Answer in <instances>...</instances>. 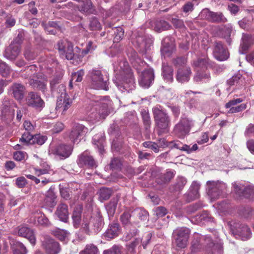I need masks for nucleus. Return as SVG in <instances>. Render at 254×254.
<instances>
[{
	"instance_id": "f03ea898",
	"label": "nucleus",
	"mask_w": 254,
	"mask_h": 254,
	"mask_svg": "<svg viewBox=\"0 0 254 254\" xmlns=\"http://www.w3.org/2000/svg\"><path fill=\"white\" fill-rule=\"evenodd\" d=\"M112 104L109 97H103L94 106V111L91 113V118L97 121L105 119L112 111Z\"/></svg>"
},
{
	"instance_id": "a878e982",
	"label": "nucleus",
	"mask_w": 254,
	"mask_h": 254,
	"mask_svg": "<svg viewBox=\"0 0 254 254\" xmlns=\"http://www.w3.org/2000/svg\"><path fill=\"white\" fill-rule=\"evenodd\" d=\"M200 185L196 181H193L190 186L188 193V200L190 201L198 198L199 190Z\"/></svg>"
},
{
	"instance_id": "c85d7f7f",
	"label": "nucleus",
	"mask_w": 254,
	"mask_h": 254,
	"mask_svg": "<svg viewBox=\"0 0 254 254\" xmlns=\"http://www.w3.org/2000/svg\"><path fill=\"white\" fill-rule=\"evenodd\" d=\"M35 174L38 176L42 175L49 174L52 171L50 166L46 161L41 160L39 166L34 168Z\"/></svg>"
},
{
	"instance_id": "0eeeda50",
	"label": "nucleus",
	"mask_w": 254,
	"mask_h": 254,
	"mask_svg": "<svg viewBox=\"0 0 254 254\" xmlns=\"http://www.w3.org/2000/svg\"><path fill=\"white\" fill-rule=\"evenodd\" d=\"M119 89L122 92L129 91L133 90L135 87L134 78L132 72L130 69H127L126 74L124 76L123 81L120 84L114 82Z\"/></svg>"
},
{
	"instance_id": "cd10ccee",
	"label": "nucleus",
	"mask_w": 254,
	"mask_h": 254,
	"mask_svg": "<svg viewBox=\"0 0 254 254\" xmlns=\"http://www.w3.org/2000/svg\"><path fill=\"white\" fill-rule=\"evenodd\" d=\"M91 224L93 233H98L101 230L103 226L104 223L102 217L100 215L92 217Z\"/></svg>"
},
{
	"instance_id": "dca6fc26",
	"label": "nucleus",
	"mask_w": 254,
	"mask_h": 254,
	"mask_svg": "<svg viewBox=\"0 0 254 254\" xmlns=\"http://www.w3.org/2000/svg\"><path fill=\"white\" fill-rule=\"evenodd\" d=\"M42 246L47 254H58L61 251L59 244L48 236L44 238Z\"/></svg>"
},
{
	"instance_id": "ddd939ff",
	"label": "nucleus",
	"mask_w": 254,
	"mask_h": 254,
	"mask_svg": "<svg viewBox=\"0 0 254 254\" xmlns=\"http://www.w3.org/2000/svg\"><path fill=\"white\" fill-rule=\"evenodd\" d=\"M234 191L240 197L251 198L254 197V186L249 185L244 187L238 183L233 184Z\"/></svg>"
},
{
	"instance_id": "864d4df0",
	"label": "nucleus",
	"mask_w": 254,
	"mask_h": 254,
	"mask_svg": "<svg viewBox=\"0 0 254 254\" xmlns=\"http://www.w3.org/2000/svg\"><path fill=\"white\" fill-rule=\"evenodd\" d=\"M123 247L120 245H114L110 249L105 250L103 254H123Z\"/></svg>"
},
{
	"instance_id": "1a4fd4ad",
	"label": "nucleus",
	"mask_w": 254,
	"mask_h": 254,
	"mask_svg": "<svg viewBox=\"0 0 254 254\" xmlns=\"http://www.w3.org/2000/svg\"><path fill=\"white\" fill-rule=\"evenodd\" d=\"M87 131V128L79 124H75L68 132V136L73 143H78Z\"/></svg>"
},
{
	"instance_id": "c756f323",
	"label": "nucleus",
	"mask_w": 254,
	"mask_h": 254,
	"mask_svg": "<svg viewBox=\"0 0 254 254\" xmlns=\"http://www.w3.org/2000/svg\"><path fill=\"white\" fill-rule=\"evenodd\" d=\"M82 211V207L78 205L74 208L72 215L73 226L77 228L80 225L81 220V214Z\"/></svg>"
},
{
	"instance_id": "412c9836",
	"label": "nucleus",
	"mask_w": 254,
	"mask_h": 254,
	"mask_svg": "<svg viewBox=\"0 0 254 254\" xmlns=\"http://www.w3.org/2000/svg\"><path fill=\"white\" fill-rule=\"evenodd\" d=\"M18 234L19 236L28 239L32 245L35 244L36 238L33 230L26 226H20Z\"/></svg>"
},
{
	"instance_id": "f8f14e48",
	"label": "nucleus",
	"mask_w": 254,
	"mask_h": 254,
	"mask_svg": "<svg viewBox=\"0 0 254 254\" xmlns=\"http://www.w3.org/2000/svg\"><path fill=\"white\" fill-rule=\"evenodd\" d=\"M201 16L204 19L213 23H221L227 21V19L221 12H213L208 9H203Z\"/></svg>"
},
{
	"instance_id": "e433bc0d",
	"label": "nucleus",
	"mask_w": 254,
	"mask_h": 254,
	"mask_svg": "<svg viewBox=\"0 0 254 254\" xmlns=\"http://www.w3.org/2000/svg\"><path fill=\"white\" fill-rule=\"evenodd\" d=\"M13 254H27L28 251L25 246L21 242L15 241L12 246Z\"/></svg>"
},
{
	"instance_id": "603ef678",
	"label": "nucleus",
	"mask_w": 254,
	"mask_h": 254,
	"mask_svg": "<svg viewBox=\"0 0 254 254\" xmlns=\"http://www.w3.org/2000/svg\"><path fill=\"white\" fill-rule=\"evenodd\" d=\"M113 30L114 34V42L118 43L124 37V30L121 27H115Z\"/></svg>"
},
{
	"instance_id": "473e14b6",
	"label": "nucleus",
	"mask_w": 254,
	"mask_h": 254,
	"mask_svg": "<svg viewBox=\"0 0 254 254\" xmlns=\"http://www.w3.org/2000/svg\"><path fill=\"white\" fill-rule=\"evenodd\" d=\"M175 174V171L168 170L166 173L161 174L157 179V183L160 185L168 183L174 177Z\"/></svg>"
},
{
	"instance_id": "9b49d317",
	"label": "nucleus",
	"mask_w": 254,
	"mask_h": 254,
	"mask_svg": "<svg viewBox=\"0 0 254 254\" xmlns=\"http://www.w3.org/2000/svg\"><path fill=\"white\" fill-rule=\"evenodd\" d=\"M190 230L187 228H181L176 232L175 244L179 249L186 247L190 235Z\"/></svg>"
},
{
	"instance_id": "4d7b16f0",
	"label": "nucleus",
	"mask_w": 254,
	"mask_h": 254,
	"mask_svg": "<svg viewBox=\"0 0 254 254\" xmlns=\"http://www.w3.org/2000/svg\"><path fill=\"white\" fill-rule=\"evenodd\" d=\"M63 73L61 72L55 75L50 81V88H54L58 85L62 84L61 81L63 76Z\"/></svg>"
},
{
	"instance_id": "393cba45",
	"label": "nucleus",
	"mask_w": 254,
	"mask_h": 254,
	"mask_svg": "<svg viewBox=\"0 0 254 254\" xmlns=\"http://www.w3.org/2000/svg\"><path fill=\"white\" fill-rule=\"evenodd\" d=\"M55 214L61 221L66 222L69 215L67 205L63 203L60 204L57 208Z\"/></svg>"
},
{
	"instance_id": "aec40b11",
	"label": "nucleus",
	"mask_w": 254,
	"mask_h": 254,
	"mask_svg": "<svg viewBox=\"0 0 254 254\" xmlns=\"http://www.w3.org/2000/svg\"><path fill=\"white\" fill-rule=\"evenodd\" d=\"M92 141L98 149L100 157L101 158L106 157L105 154L107 152L105 149V138L101 135L96 134L93 137Z\"/></svg>"
},
{
	"instance_id": "de8ad7c7",
	"label": "nucleus",
	"mask_w": 254,
	"mask_h": 254,
	"mask_svg": "<svg viewBox=\"0 0 254 254\" xmlns=\"http://www.w3.org/2000/svg\"><path fill=\"white\" fill-rule=\"evenodd\" d=\"M210 78V73L207 71H197L194 77V80L199 82L201 81H207Z\"/></svg>"
},
{
	"instance_id": "423d86ee",
	"label": "nucleus",
	"mask_w": 254,
	"mask_h": 254,
	"mask_svg": "<svg viewBox=\"0 0 254 254\" xmlns=\"http://www.w3.org/2000/svg\"><path fill=\"white\" fill-rule=\"evenodd\" d=\"M207 193L211 199H216L222 195L226 189V185L220 182L208 181Z\"/></svg>"
},
{
	"instance_id": "f3484780",
	"label": "nucleus",
	"mask_w": 254,
	"mask_h": 254,
	"mask_svg": "<svg viewBox=\"0 0 254 254\" xmlns=\"http://www.w3.org/2000/svg\"><path fill=\"white\" fill-rule=\"evenodd\" d=\"M194 239L192 241L191 251L195 253L200 250L203 245H208V243L211 241V237L209 236H202L198 234H195L193 236Z\"/></svg>"
},
{
	"instance_id": "13d9d810",
	"label": "nucleus",
	"mask_w": 254,
	"mask_h": 254,
	"mask_svg": "<svg viewBox=\"0 0 254 254\" xmlns=\"http://www.w3.org/2000/svg\"><path fill=\"white\" fill-rule=\"evenodd\" d=\"M141 116L145 128L146 129H148L150 127L151 124V119L149 114L148 111L144 110L141 112Z\"/></svg>"
},
{
	"instance_id": "b1692460",
	"label": "nucleus",
	"mask_w": 254,
	"mask_h": 254,
	"mask_svg": "<svg viewBox=\"0 0 254 254\" xmlns=\"http://www.w3.org/2000/svg\"><path fill=\"white\" fill-rule=\"evenodd\" d=\"M120 232L119 224L117 223H113L109 225L108 228L104 234V236L107 240H110L117 237Z\"/></svg>"
},
{
	"instance_id": "49530a36",
	"label": "nucleus",
	"mask_w": 254,
	"mask_h": 254,
	"mask_svg": "<svg viewBox=\"0 0 254 254\" xmlns=\"http://www.w3.org/2000/svg\"><path fill=\"white\" fill-rule=\"evenodd\" d=\"M99 250L96 246L93 244L86 245L85 248L81 251L79 254H98Z\"/></svg>"
},
{
	"instance_id": "052dcab7",
	"label": "nucleus",
	"mask_w": 254,
	"mask_h": 254,
	"mask_svg": "<svg viewBox=\"0 0 254 254\" xmlns=\"http://www.w3.org/2000/svg\"><path fill=\"white\" fill-rule=\"evenodd\" d=\"M172 63L173 64L179 68L184 67L187 63V58L185 57H178L172 60Z\"/></svg>"
},
{
	"instance_id": "9d476101",
	"label": "nucleus",
	"mask_w": 254,
	"mask_h": 254,
	"mask_svg": "<svg viewBox=\"0 0 254 254\" xmlns=\"http://www.w3.org/2000/svg\"><path fill=\"white\" fill-rule=\"evenodd\" d=\"M47 139L46 136L41 134L32 135L28 133H23L19 139L20 142L23 145L37 144L39 145L43 144Z\"/></svg>"
},
{
	"instance_id": "79ce46f5",
	"label": "nucleus",
	"mask_w": 254,
	"mask_h": 254,
	"mask_svg": "<svg viewBox=\"0 0 254 254\" xmlns=\"http://www.w3.org/2000/svg\"><path fill=\"white\" fill-rule=\"evenodd\" d=\"M252 44V37L247 34H243L242 37L240 47L243 51H247Z\"/></svg>"
},
{
	"instance_id": "3c124183",
	"label": "nucleus",
	"mask_w": 254,
	"mask_h": 254,
	"mask_svg": "<svg viewBox=\"0 0 254 254\" xmlns=\"http://www.w3.org/2000/svg\"><path fill=\"white\" fill-rule=\"evenodd\" d=\"M253 18L252 17H245L239 21L240 26L246 30L252 29Z\"/></svg>"
},
{
	"instance_id": "8fccbe9b",
	"label": "nucleus",
	"mask_w": 254,
	"mask_h": 254,
	"mask_svg": "<svg viewBox=\"0 0 254 254\" xmlns=\"http://www.w3.org/2000/svg\"><path fill=\"white\" fill-rule=\"evenodd\" d=\"M180 144L179 143H175L174 146L175 147L180 150L185 151L188 153H190L198 149V146L196 144H193L191 147L186 144H183L182 146H180Z\"/></svg>"
},
{
	"instance_id": "a211bd4d",
	"label": "nucleus",
	"mask_w": 254,
	"mask_h": 254,
	"mask_svg": "<svg viewBox=\"0 0 254 254\" xmlns=\"http://www.w3.org/2000/svg\"><path fill=\"white\" fill-rule=\"evenodd\" d=\"M214 57L220 61L227 60L229 57V53L225 49L222 42L220 41L215 42L213 50Z\"/></svg>"
},
{
	"instance_id": "ea45409f",
	"label": "nucleus",
	"mask_w": 254,
	"mask_h": 254,
	"mask_svg": "<svg viewBox=\"0 0 254 254\" xmlns=\"http://www.w3.org/2000/svg\"><path fill=\"white\" fill-rule=\"evenodd\" d=\"M175 50L173 44H169L164 42L162 47L161 49L162 55L164 57H170Z\"/></svg>"
},
{
	"instance_id": "4468645a",
	"label": "nucleus",
	"mask_w": 254,
	"mask_h": 254,
	"mask_svg": "<svg viewBox=\"0 0 254 254\" xmlns=\"http://www.w3.org/2000/svg\"><path fill=\"white\" fill-rule=\"evenodd\" d=\"M154 80V73L153 69L149 68L143 70L138 80L139 85L143 88H148Z\"/></svg>"
},
{
	"instance_id": "7c9ffc66",
	"label": "nucleus",
	"mask_w": 254,
	"mask_h": 254,
	"mask_svg": "<svg viewBox=\"0 0 254 254\" xmlns=\"http://www.w3.org/2000/svg\"><path fill=\"white\" fill-rule=\"evenodd\" d=\"M162 75L166 82L171 83L173 81V69L171 66L163 63L162 66Z\"/></svg>"
},
{
	"instance_id": "6e6552de",
	"label": "nucleus",
	"mask_w": 254,
	"mask_h": 254,
	"mask_svg": "<svg viewBox=\"0 0 254 254\" xmlns=\"http://www.w3.org/2000/svg\"><path fill=\"white\" fill-rule=\"evenodd\" d=\"M26 105L35 109L37 111H41L45 107V102L36 92H30L26 96Z\"/></svg>"
},
{
	"instance_id": "338daca9",
	"label": "nucleus",
	"mask_w": 254,
	"mask_h": 254,
	"mask_svg": "<svg viewBox=\"0 0 254 254\" xmlns=\"http://www.w3.org/2000/svg\"><path fill=\"white\" fill-rule=\"evenodd\" d=\"M64 54L67 60H71L73 59L74 54L73 50V45L71 43L67 42V47Z\"/></svg>"
},
{
	"instance_id": "c03bdc74",
	"label": "nucleus",
	"mask_w": 254,
	"mask_h": 254,
	"mask_svg": "<svg viewBox=\"0 0 254 254\" xmlns=\"http://www.w3.org/2000/svg\"><path fill=\"white\" fill-rule=\"evenodd\" d=\"M23 56L26 60L30 61L35 60L37 57L38 54L34 49L26 47L23 52Z\"/></svg>"
},
{
	"instance_id": "72a5a7b5",
	"label": "nucleus",
	"mask_w": 254,
	"mask_h": 254,
	"mask_svg": "<svg viewBox=\"0 0 254 254\" xmlns=\"http://www.w3.org/2000/svg\"><path fill=\"white\" fill-rule=\"evenodd\" d=\"M29 83L33 88L40 90L44 93L47 91V83L44 80L31 78Z\"/></svg>"
},
{
	"instance_id": "bf43d9fd",
	"label": "nucleus",
	"mask_w": 254,
	"mask_h": 254,
	"mask_svg": "<svg viewBox=\"0 0 254 254\" xmlns=\"http://www.w3.org/2000/svg\"><path fill=\"white\" fill-rule=\"evenodd\" d=\"M134 213L137 215V217L141 221L146 220L148 218V212L143 209H135L134 211Z\"/></svg>"
},
{
	"instance_id": "4c0bfd02",
	"label": "nucleus",
	"mask_w": 254,
	"mask_h": 254,
	"mask_svg": "<svg viewBox=\"0 0 254 254\" xmlns=\"http://www.w3.org/2000/svg\"><path fill=\"white\" fill-rule=\"evenodd\" d=\"M187 183V180L186 178L183 176H178L176 179L175 183L173 186V190L176 191L182 190Z\"/></svg>"
},
{
	"instance_id": "774afa93",
	"label": "nucleus",
	"mask_w": 254,
	"mask_h": 254,
	"mask_svg": "<svg viewBox=\"0 0 254 254\" xmlns=\"http://www.w3.org/2000/svg\"><path fill=\"white\" fill-rule=\"evenodd\" d=\"M92 4L90 0H87L78 6L79 10L82 12H88L91 9Z\"/></svg>"
},
{
	"instance_id": "e2e57ef3",
	"label": "nucleus",
	"mask_w": 254,
	"mask_h": 254,
	"mask_svg": "<svg viewBox=\"0 0 254 254\" xmlns=\"http://www.w3.org/2000/svg\"><path fill=\"white\" fill-rule=\"evenodd\" d=\"M91 225V217L90 219L84 218L81 225V227L86 233L90 234V233H93Z\"/></svg>"
},
{
	"instance_id": "f704fd0d",
	"label": "nucleus",
	"mask_w": 254,
	"mask_h": 254,
	"mask_svg": "<svg viewBox=\"0 0 254 254\" xmlns=\"http://www.w3.org/2000/svg\"><path fill=\"white\" fill-rule=\"evenodd\" d=\"M131 214L129 210L125 211L120 216V220L122 224L127 228L130 229L132 225H137L136 223H131L130 221Z\"/></svg>"
},
{
	"instance_id": "6ab92c4d",
	"label": "nucleus",
	"mask_w": 254,
	"mask_h": 254,
	"mask_svg": "<svg viewBox=\"0 0 254 254\" xmlns=\"http://www.w3.org/2000/svg\"><path fill=\"white\" fill-rule=\"evenodd\" d=\"M136 42L140 48L139 52L142 54H145L150 50L153 40L151 38L139 36L136 38Z\"/></svg>"
},
{
	"instance_id": "680f3d73",
	"label": "nucleus",
	"mask_w": 254,
	"mask_h": 254,
	"mask_svg": "<svg viewBox=\"0 0 254 254\" xmlns=\"http://www.w3.org/2000/svg\"><path fill=\"white\" fill-rule=\"evenodd\" d=\"M122 145H123V141H122L121 138H117L116 139H114L113 140L112 144V151L113 152H119L122 147Z\"/></svg>"
},
{
	"instance_id": "58836bf2",
	"label": "nucleus",
	"mask_w": 254,
	"mask_h": 254,
	"mask_svg": "<svg viewBox=\"0 0 254 254\" xmlns=\"http://www.w3.org/2000/svg\"><path fill=\"white\" fill-rule=\"evenodd\" d=\"M171 27L169 23L163 20H157L155 23L154 30L158 32L168 30Z\"/></svg>"
},
{
	"instance_id": "69168bd1",
	"label": "nucleus",
	"mask_w": 254,
	"mask_h": 254,
	"mask_svg": "<svg viewBox=\"0 0 254 254\" xmlns=\"http://www.w3.org/2000/svg\"><path fill=\"white\" fill-rule=\"evenodd\" d=\"M89 27L91 30H97L100 29L101 25L98 19L95 17H91L90 20Z\"/></svg>"
},
{
	"instance_id": "20e7f679",
	"label": "nucleus",
	"mask_w": 254,
	"mask_h": 254,
	"mask_svg": "<svg viewBox=\"0 0 254 254\" xmlns=\"http://www.w3.org/2000/svg\"><path fill=\"white\" fill-rule=\"evenodd\" d=\"M194 126L192 119L185 116L181 117L179 122L174 127L173 133L179 138H184L189 134L190 129Z\"/></svg>"
},
{
	"instance_id": "c9c22d12",
	"label": "nucleus",
	"mask_w": 254,
	"mask_h": 254,
	"mask_svg": "<svg viewBox=\"0 0 254 254\" xmlns=\"http://www.w3.org/2000/svg\"><path fill=\"white\" fill-rule=\"evenodd\" d=\"M51 91L54 96H57L58 99L63 98L67 95L66 92L65 86L63 84H60L54 88H51Z\"/></svg>"
},
{
	"instance_id": "6e6d98bb",
	"label": "nucleus",
	"mask_w": 254,
	"mask_h": 254,
	"mask_svg": "<svg viewBox=\"0 0 254 254\" xmlns=\"http://www.w3.org/2000/svg\"><path fill=\"white\" fill-rule=\"evenodd\" d=\"M10 67L3 61L0 60V74L3 77L8 75L10 72Z\"/></svg>"
},
{
	"instance_id": "4be33fe9",
	"label": "nucleus",
	"mask_w": 254,
	"mask_h": 254,
	"mask_svg": "<svg viewBox=\"0 0 254 254\" xmlns=\"http://www.w3.org/2000/svg\"><path fill=\"white\" fill-rule=\"evenodd\" d=\"M191 74V69L189 66L179 68L177 72V80L181 83L188 82L190 80Z\"/></svg>"
},
{
	"instance_id": "f257e3e1",
	"label": "nucleus",
	"mask_w": 254,
	"mask_h": 254,
	"mask_svg": "<svg viewBox=\"0 0 254 254\" xmlns=\"http://www.w3.org/2000/svg\"><path fill=\"white\" fill-rule=\"evenodd\" d=\"M88 76L90 79V87L96 90H109V76L107 72L98 68L90 70Z\"/></svg>"
},
{
	"instance_id": "39448f33",
	"label": "nucleus",
	"mask_w": 254,
	"mask_h": 254,
	"mask_svg": "<svg viewBox=\"0 0 254 254\" xmlns=\"http://www.w3.org/2000/svg\"><path fill=\"white\" fill-rule=\"evenodd\" d=\"M229 225L232 234L236 238L246 241L251 237L252 231L247 225L237 222H230Z\"/></svg>"
},
{
	"instance_id": "bb28decb",
	"label": "nucleus",
	"mask_w": 254,
	"mask_h": 254,
	"mask_svg": "<svg viewBox=\"0 0 254 254\" xmlns=\"http://www.w3.org/2000/svg\"><path fill=\"white\" fill-rule=\"evenodd\" d=\"M72 101L73 99L70 98L68 95L63 98L58 99L56 109L57 110L62 109L63 112H65L71 106Z\"/></svg>"
},
{
	"instance_id": "09e8293b",
	"label": "nucleus",
	"mask_w": 254,
	"mask_h": 254,
	"mask_svg": "<svg viewBox=\"0 0 254 254\" xmlns=\"http://www.w3.org/2000/svg\"><path fill=\"white\" fill-rule=\"evenodd\" d=\"M113 193V190L110 188H102L99 191V198L101 201L106 200L108 199Z\"/></svg>"
},
{
	"instance_id": "2f4dec72",
	"label": "nucleus",
	"mask_w": 254,
	"mask_h": 254,
	"mask_svg": "<svg viewBox=\"0 0 254 254\" xmlns=\"http://www.w3.org/2000/svg\"><path fill=\"white\" fill-rule=\"evenodd\" d=\"M72 149V147L70 145L62 144L57 148L56 154L60 157L67 158L71 154Z\"/></svg>"
},
{
	"instance_id": "2eb2a0df",
	"label": "nucleus",
	"mask_w": 254,
	"mask_h": 254,
	"mask_svg": "<svg viewBox=\"0 0 254 254\" xmlns=\"http://www.w3.org/2000/svg\"><path fill=\"white\" fill-rule=\"evenodd\" d=\"M9 93L17 101H21L26 92V88L24 85L20 83H13L9 87Z\"/></svg>"
},
{
	"instance_id": "0e129e2a",
	"label": "nucleus",
	"mask_w": 254,
	"mask_h": 254,
	"mask_svg": "<svg viewBox=\"0 0 254 254\" xmlns=\"http://www.w3.org/2000/svg\"><path fill=\"white\" fill-rule=\"evenodd\" d=\"M136 119V116L134 112H128L126 113L124 120L125 124H131Z\"/></svg>"
},
{
	"instance_id": "37998d69",
	"label": "nucleus",
	"mask_w": 254,
	"mask_h": 254,
	"mask_svg": "<svg viewBox=\"0 0 254 254\" xmlns=\"http://www.w3.org/2000/svg\"><path fill=\"white\" fill-rule=\"evenodd\" d=\"M209 247H212V249L210 252H209V254H222V246L221 243L214 244L211 238V241L208 243L207 245Z\"/></svg>"
},
{
	"instance_id": "5fc2aeb1",
	"label": "nucleus",
	"mask_w": 254,
	"mask_h": 254,
	"mask_svg": "<svg viewBox=\"0 0 254 254\" xmlns=\"http://www.w3.org/2000/svg\"><path fill=\"white\" fill-rule=\"evenodd\" d=\"M227 82L230 86L240 84L243 82L242 76L240 74L235 75L228 79Z\"/></svg>"
},
{
	"instance_id": "a18cd8bd",
	"label": "nucleus",
	"mask_w": 254,
	"mask_h": 254,
	"mask_svg": "<svg viewBox=\"0 0 254 254\" xmlns=\"http://www.w3.org/2000/svg\"><path fill=\"white\" fill-rule=\"evenodd\" d=\"M119 198L118 197L113 198L110 202L106 205V208L109 215L113 216L116 211Z\"/></svg>"
},
{
	"instance_id": "a19ab883",
	"label": "nucleus",
	"mask_w": 254,
	"mask_h": 254,
	"mask_svg": "<svg viewBox=\"0 0 254 254\" xmlns=\"http://www.w3.org/2000/svg\"><path fill=\"white\" fill-rule=\"evenodd\" d=\"M56 196L54 193L52 191H49L46 194L43 203L46 206L53 207L55 204Z\"/></svg>"
},
{
	"instance_id": "5701e85b",
	"label": "nucleus",
	"mask_w": 254,
	"mask_h": 254,
	"mask_svg": "<svg viewBox=\"0 0 254 254\" xmlns=\"http://www.w3.org/2000/svg\"><path fill=\"white\" fill-rule=\"evenodd\" d=\"M20 48L15 46L13 44H10L5 50L3 53V56L6 59L14 61L19 55L20 52Z\"/></svg>"
},
{
	"instance_id": "7ed1b4c3",
	"label": "nucleus",
	"mask_w": 254,
	"mask_h": 254,
	"mask_svg": "<svg viewBox=\"0 0 254 254\" xmlns=\"http://www.w3.org/2000/svg\"><path fill=\"white\" fill-rule=\"evenodd\" d=\"M152 112L156 127L163 131L168 130L171 120L166 110L158 105L153 108Z\"/></svg>"
}]
</instances>
